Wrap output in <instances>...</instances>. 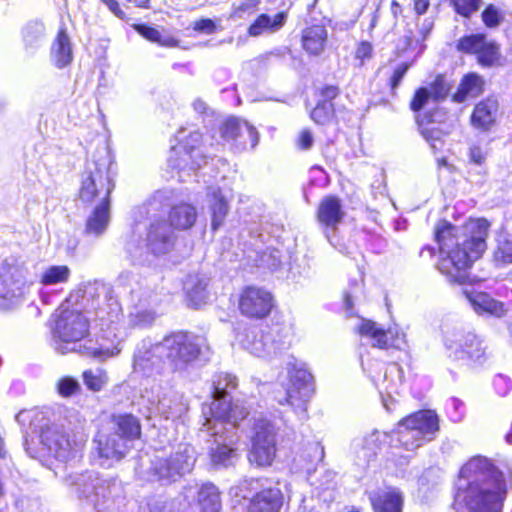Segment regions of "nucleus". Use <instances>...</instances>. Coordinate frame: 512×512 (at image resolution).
Segmentation results:
<instances>
[{
	"label": "nucleus",
	"instance_id": "obj_11",
	"mask_svg": "<svg viewBox=\"0 0 512 512\" xmlns=\"http://www.w3.org/2000/svg\"><path fill=\"white\" fill-rule=\"evenodd\" d=\"M286 370L289 382L286 386L285 402L292 407L300 421L308 418L307 408L314 394V380L305 364L292 356L286 357Z\"/></svg>",
	"mask_w": 512,
	"mask_h": 512
},
{
	"label": "nucleus",
	"instance_id": "obj_10",
	"mask_svg": "<svg viewBox=\"0 0 512 512\" xmlns=\"http://www.w3.org/2000/svg\"><path fill=\"white\" fill-rule=\"evenodd\" d=\"M239 423H229L227 421H213L207 423L204 421L202 433H206L209 446L211 463L217 468L232 466L238 460V451L234 447L238 441L235 432Z\"/></svg>",
	"mask_w": 512,
	"mask_h": 512
},
{
	"label": "nucleus",
	"instance_id": "obj_17",
	"mask_svg": "<svg viewBox=\"0 0 512 512\" xmlns=\"http://www.w3.org/2000/svg\"><path fill=\"white\" fill-rule=\"evenodd\" d=\"M194 448L180 444L168 457H157L152 461L151 469L161 481L174 482L191 472L195 463Z\"/></svg>",
	"mask_w": 512,
	"mask_h": 512
},
{
	"label": "nucleus",
	"instance_id": "obj_16",
	"mask_svg": "<svg viewBox=\"0 0 512 512\" xmlns=\"http://www.w3.org/2000/svg\"><path fill=\"white\" fill-rule=\"evenodd\" d=\"M28 270L15 256L5 258L0 266V297L16 305L27 290Z\"/></svg>",
	"mask_w": 512,
	"mask_h": 512
},
{
	"label": "nucleus",
	"instance_id": "obj_9",
	"mask_svg": "<svg viewBox=\"0 0 512 512\" xmlns=\"http://www.w3.org/2000/svg\"><path fill=\"white\" fill-rule=\"evenodd\" d=\"M108 157L88 160L81 174L79 197L85 203L111 202L115 188L114 174Z\"/></svg>",
	"mask_w": 512,
	"mask_h": 512
},
{
	"label": "nucleus",
	"instance_id": "obj_43",
	"mask_svg": "<svg viewBox=\"0 0 512 512\" xmlns=\"http://www.w3.org/2000/svg\"><path fill=\"white\" fill-rule=\"evenodd\" d=\"M493 260L498 266L512 264V235L501 234L493 253Z\"/></svg>",
	"mask_w": 512,
	"mask_h": 512
},
{
	"label": "nucleus",
	"instance_id": "obj_52",
	"mask_svg": "<svg viewBox=\"0 0 512 512\" xmlns=\"http://www.w3.org/2000/svg\"><path fill=\"white\" fill-rule=\"evenodd\" d=\"M428 89L430 98L433 101L438 102L447 97L450 92V85L442 76H438Z\"/></svg>",
	"mask_w": 512,
	"mask_h": 512
},
{
	"label": "nucleus",
	"instance_id": "obj_45",
	"mask_svg": "<svg viewBox=\"0 0 512 512\" xmlns=\"http://www.w3.org/2000/svg\"><path fill=\"white\" fill-rule=\"evenodd\" d=\"M134 29L145 39L165 47H175L178 41L170 36H163L156 28L145 24H135Z\"/></svg>",
	"mask_w": 512,
	"mask_h": 512
},
{
	"label": "nucleus",
	"instance_id": "obj_62",
	"mask_svg": "<svg viewBox=\"0 0 512 512\" xmlns=\"http://www.w3.org/2000/svg\"><path fill=\"white\" fill-rule=\"evenodd\" d=\"M380 441V433L374 431L364 439L365 447L369 450V456L376 454L378 448V442Z\"/></svg>",
	"mask_w": 512,
	"mask_h": 512
},
{
	"label": "nucleus",
	"instance_id": "obj_40",
	"mask_svg": "<svg viewBox=\"0 0 512 512\" xmlns=\"http://www.w3.org/2000/svg\"><path fill=\"white\" fill-rule=\"evenodd\" d=\"M170 225L179 230L191 228L197 219L196 208L190 204L172 206L169 214Z\"/></svg>",
	"mask_w": 512,
	"mask_h": 512
},
{
	"label": "nucleus",
	"instance_id": "obj_34",
	"mask_svg": "<svg viewBox=\"0 0 512 512\" xmlns=\"http://www.w3.org/2000/svg\"><path fill=\"white\" fill-rule=\"evenodd\" d=\"M174 199L175 193L172 189H159L138 209V212L150 218L156 217L158 213L172 206Z\"/></svg>",
	"mask_w": 512,
	"mask_h": 512
},
{
	"label": "nucleus",
	"instance_id": "obj_30",
	"mask_svg": "<svg viewBox=\"0 0 512 512\" xmlns=\"http://www.w3.org/2000/svg\"><path fill=\"white\" fill-rule=\"evenodd\" d=\"M498 108V101L494 98L481 101L475 106L472 113V125L484 131L489 130L496 121Z\"/></svg>",
	"mask_w": 512,
	"mask_h": 512
},
{
	"label": "nucleus",
	"instance_id": "obj_4",
	"mask_svg": "<svg viewBox=\"0 0 512 512\" xmlns=\"http://www.w3.org/2000/svg\"><path fill=\"white\" fill-rule=\"evenodd\" d=\"M37 431L38 447L34 446V439L25 438L24 448L27 454L34 459L45 461L55 459L61 463L77 457L83 447L84 440L61 420L44 419Z\"/></svg>",
	"mask_w": 512,
	"mask_h": 512
},
{
	"label": "nucleus",
	"instance_id": "obj_36",
	"mask_svg": "<svg viewBox=\"0 0 512 512\" xmlns=\"http://www.w3.org/2000/svg\"><path fill=\"white\" fill-rule=\"evenodd\" d=\"M287 20L286 12H279L271 17L268 14H261L257 19L249 26L248 33L257 37L265 32H276L280 30Z\"/></svg>",
	"mask_w": 512,
	"mask_h": 512
},
{
	"label": "nucleus",
	"instance_id": "obj_32",
	"mask_svg": "<svg viewBox=\"0 0 512 512\" xmlns=\"http://www.w3.org/2000/svg\"><path fill=\"white\" fill-rule=\"evenodd\" d=\"M52 63L59 69L68 66L73 60V49L65 29H60L51 46Z\"/></svg>",
	"mask_w": 512,
	"mask_h": 512
},
{
	"label": "nucleus",
	"instance_id": "obj_26",
	"mask_svg": "<svg viewBox=\"0 0 512 512\" xmlns=\"http://www.w3.org/2000/svg\"><path fill=\"white\" fill-rule=\"evenodd\" d=\"M374 512H402L403 495L399 489L389 487L369 493Z\"/></svg>",
	"mask_w": 512,
	"mask_h": 512
},
{
	"label": "nucleus",
	"instance_id": "obj_8",
	"mask_svg": "<svg viewBox=\"0 0 512 512\" xmlns=\"http://www.w3.org/2000/svg\"><path fill=\"white\" fill-rule=\"evenodd\" d=\"M438 431V415L433 410H420L400 420L393 435L401 447L413 451L435 439Z\"/></svg>",
	"mask_w": 512,
	"mask_h": 512
},
{
	"label": "nucleus",
	"instance_id": "obj_51",
	"mask_svg": "<svg viewBox=\"0 0 512 512\" xmlns=\"http://www.w3.org/2000/svg\"><path fill=\"white\" fill-rule=\"evenodd\" d=\"M421 134L434 150L441 149L443 132L433 123L422 128Z\"/></svg>",
	"mask_w": 512,
	"mask_h": 512
},
{
	"label": "nucleus",
	"instance_id": "obj_58",
	"mask_svg": "<svg viewBox=\"0 0 512 512\" xmlns=\"http://www.w3.org/2000/svg\"><path fill=\"white\" fill-rule=\"evenodd\" d=\"M409 67H410V65L408 63H401L395 68V70L390 78V85H391L392 90H395L400 85V83H401L403 77L405 76V74L407 73Z\"/></svg>",
	"mask_w": 512,
	"mask_h": 512
},
{
	"label": "nucleus",
	"instance_id": "obj_50",
	"mask_svg": "<svg viewBox=\"0 0 512 512\" xmlns=\"http://www.w3.org/2000/svg\"><path fill=\"white\" fill-rule=\"evenodd\" d=\"M57 392L62 397H71L81 389L79 382L70 376L60 378L56 384Z\"/></svg>",
	"mask_w": 512,
	"mask_h": 512
},
{
	"label": "nucleus",
	"instance_id": "obj_1",
	"mask_svg": "<svg viewBox=\"0 0 512 512\" xmlns=\"http://www.w3.org/2000/svg\"><path fill=\"white\" fill-rule=\"evenodd\" d=\"M490 223L483 218L471 219L462 228L441 221L435 228L439 246L438 270L451 282L462 283L465 270L486 250Z\"/></svg>",
	"mask_w": 512,
	"mask_h": 512
},
{
	"label": "nucleus",
	"instance_id": "obj_28",
	"mask_svg": "<svg viewBox=\"0 0 512 512\" xmlns=\"http://www.w3.org/2000/svg\"><path fill=\"white\" fill-rule=\"evenodd\" d=\"M328 32L323 25H311L301 32V45L310 56H320L326 48Z\"/></svg>",
	"mask_w": 512,
	"mask_h": 512
},
{
	"label": "nucleus",
	"instance_id": "obj_41",
	"mask_svg": "<svg viewBox=\"0 0 512 512\" xmlns=\"http://www.w3.org/2000/svg\"><path fill=\"white\" fill-rule=\"evenodd\" d=\"M221 507L220 494L212 483L203 484L198 491V512H219Z\"/></svg>",
	"mask_w": 512,
	"mask_h": 512
},
{
	"label": "nucleus",
	"instance_id": "obj_63",
	"mask_svg": "<svg viewBox=\"0 0 512 512\" xmlns=\"http://www.w3.org/2000/svg\"><path fill=\"white\" fill-rule=\"evenodd\" d=\"M215 23L210 19H201L194 23V30L211 34L215 31Z\"/></svg>",
	"mask_w": 512,
	"mask_h": 512
},
{
	"label": "nucleus",
	"instance_id": "obj_18",
	"mask_svg": "<svg viewBox=\"0 0 512 512\" xmlns=\"http://www.w3.org/2000/svg\"><path fill=\"white\" fill-rule=\"evenodd\" d=\"M276 455V428L266 418H259L254 425L248 459L258 467L270 466Z\"/></svg>",
	"mask_w": 512,
	"mask_h": 512
},
{
	"label": "nucleus",
	"instance_id": "obj_49",
	"mask_svg": "<svg viewBox=\"0 0 512 512\" xmlns=\"http://www.w3.org/2000/svg\"><path fill=\"white\" fill-rule=\"evenodd\" d=\"M374 49L370 42L361 41L356 45L354 51V65L362 67L373 58Z\"/></svg>",
	"mask_w": 512,
	"mask_h": 512
},
{
	"label": "nucleus",
	"instance_id": "obj_5",
	"mask_svg": "<svg viewBox=\"0 0 512 512\" xmlns=\"http://www.w3.org/2000/svg\"><path fill=\"white\" fill-rule=\"evenodd\" d=\"M238 385L237 378L229 373L220 372L213 378V400L209 405H203L202 414L204 421H227L239 423L249 414L244 401H233L230 392Z\"/></svg>",
	"mask_w": 512,
	"mask_h": 512
},
{
	"label": "nucleus",
	"instance_id": "obj_2",
	"mask_svg": "<svg viewBox=\"0 0 512 512\" xmlns=\"http://www.w3.org/2000/svg\"><path fill=\"white\" fill-rule=\"evenodd\" d=\"M506 491L502 472L486 457L475 456L460 470L453 507L456 512H500Z\"/></svg>",
	"mask_w": 512,
	"mask_h": 512
},
{
	"label": "nucleus",
	"instance_id": "obj_37",
	"mask_svg": "<svg viewBox=\"0 0 512 512\" xmlns=\"http://www.w3.org/2000/svg\"><path fill=\"white\" fill-rule=\"evenodd\" d=\"M46 38V29L41 21H29L22 29V39L25 50L34 53L44 43Z\"/></svg>",
	"mask_w": 512,
	"mask_h": 512
},
{
	"label": "nucleus",
	"instance_id": "obj_23",
	"mask_svg": "<svg viewBox=\"0 0 512 512\" xmlns=\"http://www.w3.org/2000/svg\"><path fill=\"white\" fill-rule=\"evenodd\" d=\"M273 305L272 294L264 288L248 286L240 294L239 310L248 318H265L270 314Z\"/></svg>",
	"mask_w": 512,
	"mask_h": 512
},
{
	"label": "nucleus",
	"instance_id": "obj_48",
	"mask_svg": "<svg viewBox=\"0 0 512 512\" xmlns=\"http://www.w3.org/2000/svg\"><path fill=\"white\" fill-rule=\"evenodd\" d=\"M486 37L483 34H472L462 37L457 44L459 51L478 55Z\"/></svg>",
	"mask_w": 512,
	"mask_h": 512
},
{
	"label": "nucleus",
	"instance_id": "obj_19",
	"mask_svg": "<svg viewBox=\"0 0 512 512\" xmlns=\"http://www.w3.org/2000/svg\"><path fill=\"white\" fill-rule=\"evenodd\" d=\"M257 490L250 499L247 512H280L284 496L278 483H271L267 479H245L240 489Z\"/></svg>",
	"mask_w": 512,
	"mask_h": 512
},
{
	"label": "nucleus",
	"instance_id": "obj_13",
	"mask_svg": "<svg viewBox=\"0 0 512 512\" xmlns=\"http://www.w3.org/2000/svg\"><path fill=\"white\" fill-rule=\"evenodd\" d=\"M444 345L449 358L465 361L468 365L480 366L488 359L487 346L483 340L461 327L445 331Z\"/></svg>",
	"mask_w": 512,
	"mask_h": 512
},
{
	"label": "nucleus",
	"instance_id": "obj_15",
	"mask_svg": "<svg viewBox=\"0 0 512 512\" xmlns=\"http://www.w3.org/2000/svg\"><path fill=\"white\" fill-rule=\"evenodd\" d=\"M240 344L250 354L269 360L281 355L289 347V341L280 334L279 328H248Z\"/></svg>",
	"mask_w": 512,
	"mask_h": 512
},
{
	"label": "nucleus",
	"instance_id": "obj_21",
	"mask_svg": "<svg viewBox=\"0 0 512 512\" xmlns=\"http://www.w3.org/2000/svg\"><path fill=\"white\" fill-rule=\"evenodd\" d=\"M93 444L99 464L106 468L121 461L132 448V445L127 444L112 430L99 431L94 437Z\"/></svg>",
	"mask_w": 512,
	"mask_h": 512
},
{
	"label": "nucleus",
	"instance_id": "obj_20",
	"mask_svg": "<svg viewBox=\"0 0 512 512\" xmlns=\"http://www.w3.org/2000/svg\"><path fill=\"white\" fill-rule=\"evenodd\" d=\"M344 217L343 204L338 197L329 195L320 201L316 213L317 221L329 243L340 252L343 251V245L340 244L336 232Z\"/></svg>",
	"mask_w": 512,
	"mask_h": 512
},
{
	"label": "nucleus",
	"instance_id": "obj_42",
	"mask_svg": "<svg viewBox=\"0 0 512 512\" xmlns=\"http://www.w3.org/2000/svg\"><path fill=\"white\" fill-rule=\"evenodd\" d=\"M156 319V313L140 302L135 305L128 315V324L132 328L150 327Z\"/></svg>",
	"mask_w": 512,
	"mask_h": 512
},
{
	"label": "nucleus",
	"instance_id": "obj_60",
	"mask_svg": "<svg viewBox=\"0 0 512 512\" xmlns=\"http://www.w3.org/2000/svg\"><path fill=\"white\" fill-rule=\"evenodd\" d=\"M313 142L314 139L312 133L309 130L304 129L299 134L297 146L302 150H309L312 147Z\"/></svg>",
	"mask_w": 512,
	"mask_h": 512
},
{
	"label": "nucleus",
	"instance_id": "obj_33",
	"mask_svg": "<svg viewBox=\"0 0 512 512\" xmlns=\"http://www.w3.org/2000/svg\"><path fill=\"white\" fill-rule=\"evenodd\" d=\"M207 204L211 214V227L213 231H216L223 225L229 205L222 192L215 188H209Z\"/></svg>",
	"mask_w": 512,
	"mask_h": 512
},
{
	"label": "nucleus",
	"instance_id": "obj_55",
	"mask_svg": "<svg viewBox=\"0 0 512 512\" xmlns=\"http://www.w3.org/2000/svg\"><path fill=\"white\" fill-rule=\"evenodd\" d=\"M482 20L489 28L497 27L503 20L500 11L493 5H489L482 13Z\"/></svg>",
	"mask_w": 512,
	"mask_h": 512
},
{
	"label": "nucleus",
	"instance_id": "obj_44",
	"mask_svg": "<svg viewBox=\"0 0 512 512\" xmlns=\"http://www.w3.org/2000/svg\"><path fill=\"white\" fill-rule=\"evenodd\" d=\"M71 275V271L66 265H51L47 267L41 275L43 285H56L66 283Z\"/></svg>",
	"mask_w": 512,
	"mask_h": 512
},
{
	"label": "nucleus",
	"instance_id": "obj_39",
	"mask_svg": "<svg viewBox=\"0 0 512 512\" xmlns=\"http://www.w3.org/2000/svg\"><path fill=\"white\" fill-rule=\"evenodd\" d=\"M156 410L165 419L176 420L186 413L187 404L183 401L181 395L172 393L170 396H164L158 401Z\"/></svg>",
	"mask_w": 512,
	"mask_h": 512
},
{
	"label": "nucleus",
	"instance_id": "obj_53",
	"mask_svg": "<svg viewBox=\"0 0 512 512\" xmlns=\"http://www.w3.org/2000/svg\"><path fill=\"white\" fill-rule=\"evenodd\" d=\"M332 111V104L328 101H322L316 105L310 116L315 123L324 124L330 119Z\"/></svg>",
	"mask_w": 512,
	"mask_h": 512
},
{
	"label": "nucleus",
	"instance_id": "obj_24",
	"mask_svg": "<svg viewBox=\"0 0 512 512\" xmlns=\"http://www.w3.org/2000/svg\"><path fill=\"white\" fill-rule=\"evenodd\" d=\"M156 347L157 343H152L150 339H143L137 344L133 354L135 372L144 376L160 373L166 358L163 352L157 350Z\"/></svg>",
	"mask_w": 512,
	"mask_h": 512
},
{
	"label": "nucleus",
	"instance_id": "obj_64",
	"mask_svg": "<svg viewBox=\"0 0 512 512\" xmlns=\"http://www.w3.org/2000/svg\"><path fill=\"white\" fill-rule=\"evenodd\" d=\"M101 2L105 4L111 13L119 19H124L126 17L125 12L120 8L117 0H101Z\"/></svg>",
	"mask_w": 512,
	"mask_h": 512
},
{
	"label": "nucleus",
	"instance_id": "obj_7",
	"mask_svg": "<svg viewBox=\"0 0 512 512\" xmlns=\"http://www.w3.org/2000/svg\"><path fill=\"white\" fill-rule=\"evenodd\" d=\"M140 223L129 235L125 248L134 261L146 262L149 253L158 256L168 253L174 245L175 235L172 226L163 219H155L146 227V236L139 233Z\"/></svg>",
	"mask_w": 512,
	"mask_h": 512
},
{
	"label": "nucleus",
	"instance_id": "obj_54",
	"mask_svg": "<svg viewBox=\"0 0 512 512\" xmlns=\"http://www.w3.org/2000/svg\"><path fill=\"white\" fill-rule=\"evenodd\" d=\"M453 3L458 14L469 17L478 10L480 0H453Z\"/></svg>",
	"mask_w": 512,
	"mask_h": 512
},
{
	"label": "nucleus",
	"instance_id": "obj_6",
	"mask_svg": "<svg viewBox=\"0 0 512 512\" xmlns=\"http://www.w3.org/2000/svg\"><path fill=\"white\" fill-rule=\"evenodd\" d=\"M90 318L77 310H63L58 316L52 329L50 345L55 352L65 355L79 352L91 356L87 352L96 346H86L81 341L89 333Z\"/></svg>",
	"mask_w": 512,
	"mask_h": 512
},
{
	"label": "nucleus",
	"instance_id": "obj_14",
	"mask_svg": "<svg viewBox=\"0 0 512 512\" xmlns=\"http://www.w3.org/2000/svg\"><path fill=\"white\" fill-rule=\"evenodd\" d=\"M176 139L178 144L171 149L169 166L180 171L199 169L206 162L202 149V134L192 127H181Z\"/></svg>",
	"mask_w": 512,
	"mask_h": 512
},
{
	"label": "nucleus",
	"instance_id": "obj_22",
	"mask_svg": "<svg viewBox=\"0 0 512 512\" xmlns=\"http://www.w3.org/2000/svg\"><path fill=\"white\" fill-rule=\"evenodd\" d=\"M217 144L237 141L241 149H254L259 142V133L246 120L230 117L222 121L218 127Z\"/></svg>",
	"mask_w": 512,
	"mask_h": 512
},
{
	"label": "nucleus",
	"instance_id": "obj_31",
	"mask_svg": "<svg viewBox=\"0 0 512 512\" xmlns=\"http://www.w3.org/2000/svg\"><path fill=\"white\" fill-rule=\"evenodd\" d=\"M466 298L477 314L501 317L505 313L504 304L485 292L466 293Z\"/></svg>",
	"mask_w": 512,
	"mask_h": 512
},
{
	"label": "nucleus",
	"instance_id": "obj_12",
	"mask_svg": "<svg viewBox=\"0 0 512 512\" xmlns=\"http://www.w3.org/2000/svg\"><path fill=\"white\" fill-rule=\"evenodd\" d=\"M205 339L186 331H176L157 342L156 349L163 352L175 369L182 370L202 353Z\"/></svg>",
	"mask_w": 512,
	"mask_h": 512
},
{
	"label": "nucleus",
	"instance_id": "obj_59",
	"mask_svg": "<svg viewBox=\"0 0 512 512\" xmlns=\"http://www.w3.org/2000/svg\"><path fill=\"white\" fill-rule=\"evenodd\" d=\"M495 390L501 396H505L511 388V382L509 378L503 375H497L493 381Z\"/></svg>",
	"mask_w": 512,
	"mask_h": 512
},
{
	"label": "nucleus",
	"instance_id": "obj_57",
	"mask_svg": "<svg viewBox=\"0 0 512 512\" xmlns=\"http://www.w3.org/2000/svg\"><path fill=\"white\" fill-rule=\"evenodd\" d=\"M447 407L449 409H452L453 412H450V418L453 422H459L463 418L464 415V404L462 401L456 398H451L448 403Z\"/></svg>",
	"mask_w": 512,
	"mask_h": 512
},
{
	"label": "nucleus",
	"instance_id": "obj_38",
	"mask_svg": "<svg viewBox=\"0 0 512 512\" xmlns=\"http://www.w3.org/2000/svg\"><path fill=\"white\" fill-rule=\"evenodd\" d=\"M483 83L482 78L475 73L465 75L452 96L453 101L462 103L470 98L478 97L483 91Z\"/></svg>",
	"mask_w": 512,
	"mask_h": 512
},
{
	"label": "nucleus",
	"instance_id": "obj_46",
	"mask_svg": "<svg viewBox=\"0 0 512 512\" xmlns=\"http://www.w3.org/2000/svg\"><path fill=\"white\" fill-rule=\"evenodd\" d=\"M83 381L86 387L94 392H99L108 382L107 373L100 368L83 372Z\"/></svg>",
	"mask_w": 512,
	"mask_h": 512
},
{
	"label": "nucleus",
	"instance_id": "obj_29",
	"mask_svg": "<svg viewBox=\"0 0 512 512\" xmlns=\"http://www.w3.org/2000/svg\"><path fill=\"white\" fill-rule=\"evenodd\" d=\"M110 205L111 202L96 203V206L88 215L84 234L89 237L99 238L107 230L110 222Z\"/></svg>",
	"mask_w": 512,
	"mask_h": 512
},
{
	"label": "nucleus",
	"instance_id": "obj_56",
	"mask_svg": "<svg viewBox=\"0 0 512 512\" xmlns=\"http://www.w3.org/2000/svg\"><path fill=\"white\" fill-rule=\"evenodd\" d=\"M430 99L429 89L422 87L415 92L410 107L415 112L420 111Z\"/></svg>",
	"mask_w": 512,
	"mask_h": 512
},
{
	"label": "nucleus",
	"instance_id": "obj_27",
	"mask_svg": "<svg viewBox=\"0 0 512 512\" xmlns=\"http://www.w3.org/2000/svg\"><path fill=\"white\" fill-rule=\"evenodd\" d=\"M110 423V430L117 433L129 445L141 436L140 421L130 413L113 414Z\"/></svg>",
	"mask_w": 512,
	"mask_h": 512
},
{
	"label": "nucleus",
	"instance_id": "obj_35",
	"mask_svg": "<svg viewBox=\"0 0 512 512\" xmlns=\"http://www.w3.org/2000/svg\"><path fill=\"white\" fill-rule=\"evenodd\" d=\"M208 278L204 275L191 274L184 281V291L194 306L203 304L208 298Z\"/></svg>",
	"mask_w": 512,
	"mask_h": 512
},
{
	"label": "nucleus",
	"instance_id": "obj_25",
	"mask_svg": "<svg viewBox=\"0 0 512 512\" xmlns=\"http://www.w3.org/2000/svg\"><path fill=\"white\" fill-rule=\"evenodd\" d=\"M357 330L362 337L370 339L374 347L381 349H386L388 347L401 349L406 343L404 333L396 326L390 327L385 331L375 322L362 319Z\"/></svg>",
	"mask_w": 512,
	"mask_h": 512
},
{
	"label": "nucleus",
	"instance_id": "obj_47",
	"mask_svg": "<svg viewBox=\"0 0 512 512\" xmlns=\"http://www.w3.org/2000/svg\"><path fill=\"white\" fill-rule=\"evenodd\" d=\"M500 56L499 46L495 42L484 41L483 47H481L477 60L482 66H492L496 63Z\"/></svg>",
	"mask_w": 512,
	"mask_h": 512
},
{
	"label": "nucleus",
	"instance_id": "obj_61",
	"mask_svg": "<svg viewBox=\"0 0 512 512\" xmlns=\"http://www.w3.org/2000/svg\"><path fill=\"white\" fill-rule=\"evenodd\" d=\"M469 158L474 164L482 165L487 158V152L479 146H472L469 150Z\"/></svg>",
	"mask_w": 512,
	"mask_h": 512
},
{
	"label": "nucleus",
	"instance_id": "obj_3",
	"mask_svg": "<svg viewBox=\"0 0 512 512\" xmlns=\"http://www.w3.org/2000/svg\"><path fill=\"white\" fill-rule=\"evenodd\" d=\"M85 296L92 298L93 317H89L99 329L97 346L87 352L93 358L106 359L116 356L122 349L125 333L120 322L122 307L113 290L106 285L90 287Z\"/></svg>",
	"mask_w": 512,
	"mask_h": 512
}]
</instances>
